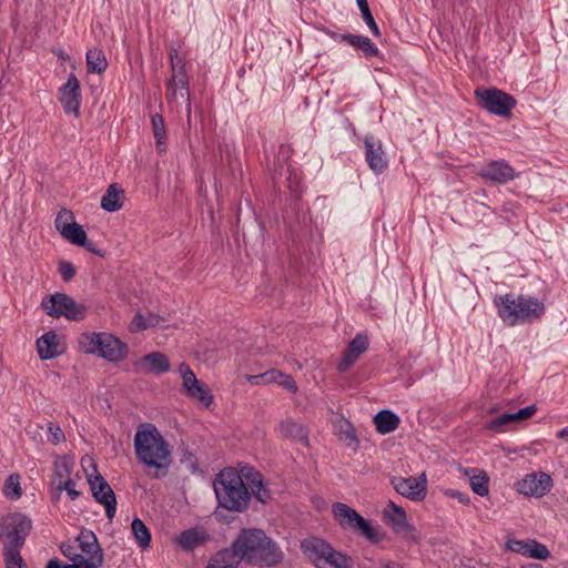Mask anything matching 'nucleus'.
<instances>
[{"label":"nucleus","instance_id":"obj_1","mask_svg":"<svg viewBox=\"0 0 568 568\" xmlns=\"http://www.w3.org/2000/svg\"><path fill=\"white\" fill-rule=\"evenodd\" d=\"M231 546L241 561L253 566L272 567L283 558L280 547L257 528L241 529Z\"/></svg>","mask_w":568,"mask_h":568},{"label":"nucleus","instance_id":"obj_2","mask_svg":"<svg viewBox=\"0 0 568 568\" xmlns=\"http://www.w3.org/2000/svg\"><path fill=\"white\" fill-rule=\"evenodd\" d=\"M134 448L139 462L158 470L168 468L171 463L169 444L152 424H144L136 430Z\"/></svg>","mask_w":568,"mask_h":568},{"label":"nucleus","instance_id":"obj_3","mask_svg":"<svg viewBox=\"0 0 568 568\" xmlns=\"http://www.w3.org/2000/svg\"><path fill=\"white\" fill-rule=\"evenodd\" d=\"M494 304L498 316L508 326L531 323L545 313V305L538 298L528 295H496Z\"/></svg>","mask_w":568,"mask_h":568},{"label":"nucleus","instance_id":"obj_4","mask_svg":"<svg viewBox=\"0 0 568 568\" xmlns=\"http://www.w3.org/2000/svg\"><path fill=\"white\" fill-rule=\"evenodd\" d=\"M243 471L226 467L222 469L214 480V491L219 505L230 511H244L251 500V493L244 484Z\"/></svg>","mask_w":568,"mask_h":568},{"label":"nucleus","instance_id":"obj_5","mask_svg":"<svg viewBox=\"0 0 568 568\" xmlns=\"http://www.w3.org/2000/svg\"><path fill=\"white\" fill-rule=\"evenodd\" d=\"M79 348L85 354H97L108 362H122L128 355V345L113 334L90 332L80 335Z\"/></svg>","mask_w":568,"mask_h":568},{"label":"nucleus","instance_id":"obj_6","mask_svg":"<svg viewBox=\"0 0 568 568\" xmlns=\"http://www.w3.org/2000/svg\"><path fill=\"white\" fill-rule=\"evenodd\" d=\"M301 549L317 568H351V559L322 538L304 539Z\"/></svg>","mask_w":568,"mask_h":568},{"label":"nucleus","instance_id":"obj_7","mask_svg":"<svg viewBox=\"0 0 568 568\" xmlns=\"http://www.w3.org/2000/svg\"><path fill=\"white\" fill-rule=\"evenodd\" d=\"M32 521L23 514L14 513L0 520V541L3 549L22 548L31 532Z\"/></svg>","mask_w":568,"mask_h":568},{"label":"nucleus","instance_id":"obj_8","mask_svg":"<svg viewBox=\"0 0 568 568\" xmlns=\"http://www.w3.org/2000/svg\"><path fill=\"white\" fill-rule=\"evenodd\" d=\"M475 97L478 105L490 114L508 119L517 104L509 93L497 88H477Z\"/></svg>","mask_w":568,"mask_h":568},{"label":"nucleus","instance_id":"obj_9","mask_svg":"<svg viewBox=\"0 0 568 568\" xmlns=\"http://www.w3.org/2000/svg\"><path fill=\"white\" fill-rule=\"evenodd\" d=\"M41 306L53 318L63 316L70 321H81L87 315V307L78 304L71 296L64 293H55L44 297Z\"/></svg>","mask_w":568,"mask_h":568},{"label":"nucleus","instance_id":"obj_10","mask_svg":"<svg viewBox=\"0 0 568 568\" xmlns=\"http://www.w3.org/2000/svg\"><path fill=\"white\" fill-rule=\"evenodd\" d=\"M332 513L342 528L361 532L373 542H377L379 540L377 531L371 526L369 521L348 505L344 503H335L332 506Z\"/></svg>","mask_w":568,"mask_h":568},{"label":"nucleus","instance_id":"obj_11","mask_svg":"<svg viewBox=\"0 0 568 568\" xmlns=\"http://www.w3.org/2000/svg\"><path fill=\"white\" fill-rule=\"evenodd\" d=\"M170 60L173 74L166 85V98L175 100L178 91H180L181 98H186L190 101L189 94V78L185 72V63L182 58L179 57L176 49L170 50Z\"/></svg>","mask_w":568,"mask_h":568},{"label":"nucleus","instance_id":"obj_12","mask_svg":"<svg viewBox=\"0 0 568 568\" xmlns=\"http://www.w3.org/2000/svg\"><path fill=\"white\" fill-rule=\"evenodd\" d=\"M88 481L92 491L93 498L105 508V515L111 521L116 513V498L108 481L97 474L94 477L88 475Z\"/></svg>","mask_w":568,"mask_h":568},{"label":"nucleus","instance_id":"obj_13","mask_svg":"<svg viewBox=\"0 0 568 568\" xmlns=\"http://www.w3.org/2000/svg\"><path fill=\"white\" fill-rule=\"evenodd\" d=\"M394 489L402 496L420 501L426 497V475L423 473L418 477H394L392 479Z\"/></svg>","mask_w":568,"mask_h":568},{"label":"nucleus","instance_id":"obj_14","mask_svg":"<svg viewBox=\"0 0 568 568\" xmlns=\"http://www.w3.org/2000/svg\"><path fill=\"white\" fill-rule=\"evenodd\" d=\"M59 101L65 113L79 116L81 91L80 82L74 73H71L67 82L59 89Z\"/></svg>","mask_w":568,"mask_h":568},{"label":"nucleus","instance_id":"obj_15","mask_svg":"<svg viewBox=\"0 0 568 568\" xmlns=\"http://www.w3.org/2000/svg\"><path fill=\"white\" fill-rule=\"evenodd\" d=\"M552 480L546 473L526 475L517 483V490L526 496L542 497L551 488Z\"/></svg>","mask_w":568,"mask_h":568},{"label":"nucleus","instance_id":"obj_16","mask_svg":"<svg viewBox=\"0 0 568 568\" xmlns=\"http://www.w3.org/2000/svg\"><path fill=\"white\" fill-rule=\"evenodd\" d=\"M135 372L142 374L161 375L170 371L169 357L162 352H152L133 363Z\"/></svg>","mask_w":568,"mask_h":568},{"label":"nucleus","instance_id":"obj_17","mask_svg":"<svg viewBox=\"0 0 568 568\" xmlns=\"http://www.w3.org/2000/svg\"><path fill=\"white\" fill-rule=\"evenodd\" d=\"M478 175L496 184H504L516 178L514 168L505 160L488 162L479 170Z\"/></svg>","mask_w":568,"mask_h":568},{"label":"nucleus","instance_id":"obj_18","mask_svg":"<svg viewBox=\"0 0 568 568\" xmlns=\"http://www.w3.org/2000/svg\"><path fill=\"white\" fill-rule=\"evenodd\" d=\"M365 159L372 171L376 174L383 173L388 166V160L383 150L382 142L373 135L365 136Z\"/></svg>","mask_w":568,"mask_h":568},{"label":"nucleus","instance_id":"obj_19","mask_svg":"<svg viewBox=\"0 0 568 568\" xmlns=\"http://www.w3.org/2000/svg\"><path fill=\"white\" fill-rule=\"evenodd\" d=\"M369 345L368 337L364 334H357L347 345L341 362L337 365L339 373L347 372L357 361V358L367 351Z\"/></svg>","mask_w":568,"mask_h":568},{"label":"nucleus","instance_id":"obj_20","mask_svg":"<svg viewBox=\"0 0 568 568\" xmlns=\"http://www.w3.org/2000/svg\"><path fill=\"white\" fill-rule=\"evenodd\" d=\"M243 476L245 477L247 485L251 488V496L265 504L271 499L270 490L264 486L261 474L251 466L242 467Z\"/></svg>","mask_w":568,"mask_h":568},{"label":"nucleus","instance_id":"obj_21","mask_svg":"<svg viewBox=\"0 0 568 568\" xmlns=\"http://www.w3.org/2000/svg\"><path fill=\"white\" fill-rule=\"evenodd\" d=\"M278 433L283 438L308 445V432L297 420L288 417L278 424Z\"/></svg>","mask_w":568,"mask_h":568},{"label":"nucleus","instance_id":"obj_22","mask_svg":"<svg viewBox=\"0 0 568 568\" xmlns=\"http://www.w3.org/2000/svg\"><path fill=\"white\" fill-rule=\"evenodd\" d=\"M77 541L79 542V547L82 551L81 555L84 556V559H91L99 556L103 557V552L98 542V538L92 530L85 528L81 529L77 537Z\"/></svg>","mask_w":568,"mask_h":568},{"label":"nucleus","instance_id":"obj_23","mask_svg":"<svg viewBox=\"0 0 568 568\" xmlns=\"http://www.w3.org/2000/svg\"><path fill=\"white\" fill-rule=\"evenodd\" d=\"M125 200L124 190L118 184H110L101 199V207L106 212L120 211Z\"/></svg>","mask_w":568,"mask_h":568},{"label":"nucleus","instance_id":"obj_24","mask_svg":"<svg viewBox=\"0 0 568 568\" xmlns=\"http://www.w3.org/2000/svg\"><path fill=\"white\" fill-rule=\"evenodd\" d=\"M37 349L41 359H52L59 355L57 334L51 331L43 334L37 341Z\"/></svg>","mask_w":568,"mask_h":568},{"label":"nucleus","instance_id":"obj_25","mask_svg":"<svg viewBox=\"0 0 568 568\" xmlns=\"http://www.w3.org/2000/svg\"><path fill=\"white\" fill-rule=\"evenodd\" d=\"M399 423V417L389 409H383L374 416L376 430L382 435L394 432Z\"/></svg>","mask_w":568,"mask_h":568},{"label":"nucleus","instance_id":"obj_26","mask_svg":"<svg viewBox=\"0 0 568 568\" xmlns=\"http://www.w3.org/2000/svg\"><path fill=\"white\" fill-rule=\"evenodd\" d=\"M241 559L231 546L220 550L207 564L206 568H237Z\"/></svg>","mask_w":568,"mask_h":568},{"label":"nucleus","instance_id":"obj_27","mask_svg":"<svg viewBox=\"0 0 568 568\" xmlns=\"http://www.w3.org/2000/svg\"><path fill=\"white\" fill-rule=\"evenodd\" d=\"M465 475L469 477V485L475 494L480 497H485L489 494V477L484 470L478 468L465 469Z\"/></svg>","mask_w":568,"mask_h":568},{"label":"nucleus","instance_id":"obj_28","mask_svg":"<svg viewBox=\"0 0 568 568\" xmlns=\"http://www.w3.org/2000/svg\"><path fill=\"white\" fill-rule=\"evenodd\" d=\"M207 540V535L199 529L191 528L182 531L176 538V542L184 550H193L200 545L204 544Z\"/></svg>","mask_w":568,"mask_h":568},{"label":"nucleus","instance_id":"obj_29","mask_svg":"<svg viewBox=\"0 0 568 568\" xmlns=\"http://www.w3.org/2000/svg\"><path fill=\"white\" fill-rule=\"evenodd\" d=\"M87 67L91 73H103L108 68V60L101 49L93 48L87 52Z\"/></svg>","mask_w":568,"mask_h":568},{"label":"nucleus","instance_id":"obj_30","mask_svg":"<svg viewBox=\"0 0 568 568\" xmlns=\"http://www.w3.org/2000/svg\"><path fill=\"white\" fill-rule=\"evenodd\" d=\"M155 145L159 153H164L166 150V129L164 119L161 114H154L151 119Z\"/></svg>","mask_w":568,"mask_h":568},{"label":"nucleus","instance_id":"obj_31","mask_svg":"<svg viewBox=\"0 0 568 568\" xmlns=\"http://www.w3.org/2000/svg\"><path fill=\"white\" fill-rule=\"evenodd\" d=\"M132 534L138 542V545L145 549L150 546L151 542V532L145 524L138 517L132 520L131 524Z\"/></svg>","mask_w":568,"mask_h":568},{"label":"nucleus","instance_id":"obj_32","mask_svg":"<svg viewBox=\"0 0 568 568\" xmlns=\"http://www.w3.org/2000/svg\"><path fill=\"white\" fill-rule=\"evenodd\" d=\"M61 236L78 246L85 245V240L88 239L85 231L77 222L71 226H64Z\"/></svg>","mask_w":568,"mask_h":568},{"label":"nucleus","instance_id":"obj_33","mask_svg":"<svg viewBox=\"0 0 568 568\" xmlns=\"http://www.w3.org/2000/svg\"><path fill=\"white\" fill-rule=\"evenodd\" d=\"M336 435L339 440L344 442L349 447L357 448L359 445L356 430L348 420H344L339 424Z\"/></svg>","mask_w":568,"mask_h":568},{"label":"nucleus","instance_id":"obj_34","mask_svg":"<svg viewBox=\"0 0 568 568\" xmlns=\"http://www.w3.org/2000/svg\"><path fill=\"white\" fill-rule=\"evenodd\" d=\"M185 394L205 408L211 406L214 398L210 388L203 383L193 388H190V390H187Z\"/></svg>","mask_w":568,"mask_h":568},{"label":"nucleus","instance_id":"obj_35","mask_svg":"<svg viewBox=\"0 0 568 568\" xmlns=\"http://www.w3.org/2000/svg\"><path fill=\"white\" fill-rule=\"evenodd\" d=\"M74 462L71 458L67 456L59 457L53 464L54 476L59 480H65L70 478Z\"/></svg>","mask_w":568,"mask_h":568},{"label":"nucleus","instance_id":"obj_36","mask_svg":"<svg viewBox=\"0 0 568 568\" xmlns=\"http://www.w3.org/2000/svg\"><path fill=\"white\" fill-rule=\"evenodd\" d=\"M22 548H8L3 549V560L6 568H28L24 559L21 556Z\"/></svg>","mask_w":568,"mask_h":568},{"label":"nucleus","instance_id":"obj_37","mask_svg":"<svg viewBox=\"0 0 568 568\" xmlns=\"http://www.w3.org/2000/svg\"><path fill=\"white\" fill-rule=\"evenodd\" d=\"M3 494L10 499H18L22 495L19 475H10L4 483Z\"/></svg>","mask_w":568,"mask_h":568},{"label":"nucleus","instance_id":"obj_38","mask_svg":"<svg viewBox=\"0 0 568 568\" xmlns=\"http://www.w3.org/2000/svg\"><path fill=\"white\" fill-rule=\"evenodd\" d=\"M179 372L182 376V379H183V388H184V392L186 393L187 390H190V388H193L195 386H197L199 384H201L202 382H200L195 374L193 373V371L190 368V366L185 363H182L180 366H179Z\"/></svg>","mask_w":568,"mask_h":568},{"label":"nucleus","instance_id":"obj_39","mask_svg":"<svg viewBox=\"0 0 568 568\" xmlns=\"http://www.w3.org/2000/svg\"><path fill=\"white\" fill-rule=\"evenodd\" d=\"M527 557L546 560L550 557L548 548L537 540H528V552Z\"/></svg>","mask_w":568,"mask_h":568},{"label":"nucleus","instance_id":"obj_40","mask_svg":"<svg viewBox=\"0 0 568 568\" xmlns=\"http://www.w3.org/2000/svg\"><path fill=\"white\" fill-rule=\"evenodd\" d=\"M387 523L396 532L403 531L408 527L405 510H398L397 514H385Z\"/></svg>","mask_w":568,"mask_h":568},{"label":"nucleus","instance_id":"obj_41","mask_svg":"<svg viewBox=\"0 0 568 568\" xmlns=\"http://www.w3.org/2000/svg\"><path fill=\"white\" fill-rule=\"evenodd\" d=\"M514 417L511 413L501 414L486 423V428L495 432H504L505 426L513 423Z\"/></svg>","mask_w":568,"mask_h":568},{"label":"nucleus","instance_id":"obj_42","mask_svg":"<svg viewBox=\"0 0 568 568\" xmlns=\"http://www.w3.org/2000/svg\"><path fill=\"white\" fill-rule=\"evenodd\" d=\"M73 223H74L73 213H72V211L67 210V209H61L58 212L57 217L54 220V226L59 231L60 234L63 232L64 226H71Z\"/></svg>","mask_w":568,"mask_h":568},{"label":"nucleus","instance_id":"obj_43","mask_svg":"<svg viewBox=\"0 0 568 568\" xmlns=\"http://www.w3.org/2000/svg\"><path fill=\"white\" fill-rule=\"evenodd\" d=\"M355 48L361 50L366 58L377 57L379 53L377 45L365 36H361V40Z\"/></svg>","mask_w":568,"mask_h":568},{"label":"nucleus","instance_id":"obj_44","mask_svg":"<svg viewBox=\"0 0 568 568\" xmlns=\"http://www.w3.org/2000/svg\"><path fill=\"white\" fill-rule=\"evenodd\" d=\"M57 489L60 491L65 490L71 500H74L80 496V493L75 489V481L72 478L58 480Z\"/></svg>","mask_w":568,"mask_h":568},{"label":"nucleus","instance_id":"obj_45","mask_svg":"<svg viewBox=\"0 0 568 568\" xmlns=\"http://www.w3.org/2000/svg\"><path fill=\"white\" fill-rule=\"evenodd\" d=\"M103 564V557H93L91 559H78L77 562L68 564V568H98Z\"/></svg>","mask_w":568,"mask_h":568},{"label":"nucleus","instance_id":"obj_46","mask_svg":"<svg viewBox=\"0 0 568 568\" xmlns=\"http://www.w3.org/2000/svg\"><path fill=\"white\" fill-rule=\"evenodd\" d=\"M506 548L513 552L527 556L528 540L509 539L506 541Z\"/></svg>","mask_w":568,"mask_h":568},{"label":"nucleus","instance_id":"obj_47","mask_svg":"<svg viewBox=\"0 0 568 568\" xmlns=\"http://www.w3.org/2000/svg\"><path fill=\"white\" fill-rule=\"evenodd\" d=\"M59 273L64 282H70L75 275V267L69 261H60Z\"/></svg>","mask_w":568,"mask_h":568},{"label":"nucleus","instance_id":"obj_48","mask_svg":"<svg viewBox=\"0 0 568 568\" xmlns=\"http://www.w3.org/2000/svg\"><path fill=\"white\" fill-rule=\"evenodd\" d=\"M49 442L57 445L65 440V436L60 426L50 424L49 427Z\"/></svg>","mask_w":568,"mask_h":568},{"label":"nucleus","instance_id":"obj_49","mask_svg":"<svg viewBox=\"0 0 568 568\" xmlns=\"http://www.w3.org/2000/svg\"><path fill=\"white\" fill-rule=\"evenodd\" d=\"M536 410H537V408L535 405H529V406L520 408L518 412L511 413V414H513L514 420L517 422V420H525L527 418H530L536 413Z\"/></svg>","mask_w":568,"mask_h":568},{"label":"nucleus","instance_id":"obj_50","mask_svg":"<svg viewBox=\"0 0 568 568\" xmlns=\"http://www.w3.org/2000/svg\"><path fill=\"white\" fill-rule=\"evenodd\" d=\"M60 550L67 558H69L73 562H77L78 559H82V557H84L81 554H77L74 547L70 544H62L60 546Z\"/></svg>","mask_w":568,"mask_h":568},{"label":"nucleus","instance_id":"obj_51","mask_svg":"<svg viewBox=\"0 0 568 568\" xmlns=\"http://www.w3.org/2000/svg\"><path fill=\"white\" fill-rule=\"evenodd\" d=\"M278 384L293 394L297 392L296 382L291 375L282 373Z\"/></svg>","mask_w":568,"mask_h":568},{"label":"nucleus","instance_id":"obj_52","mask_svg":"<svg viewBox=\"0 0 568 568\" xmlns=\"http://www.w3.org/2000/svg\"><path fill=\"white\" fill-rule=\"evenodd\" d=\"M362 18L365 21V23L367 24V27L369 28V30L372 31V33L378 38L381 36V31H379L377 23L375 22V19L373 17L372 12L369 11V12L362 14Z\"/></svg>","mask_w":568,"mask_h":568},{"label":"nucleus","instance_id":"obj_53","mask_svg":"<svg viewBox=\"0 0 568 568\" xmlns=\"http://www.w3.org/2000/svg\"><path fill=\"white\" fill-rule=\"evenodd\" d=\"M149 324L145 322L144 317L141 314H136L131 322V332H139L146 329Z\"/></svg>","mask_w":568,"mask_h":568},{"label":"nucleus","instance_id":"obj_54","mask_svg":"<svg viewBox=\"0 0 568 568\" xmlns=\"http://www.w3.org/2000/svg\"><path fill=\"white\" fill-rule=\"evenodd\" d=\"M264 383H278L282 376V372L277 369H271L263 373Z\"/></svg>","mask_w":568,"mask_h":568},{"label":"nucleus","instance_id":"obj_55","mask_svg":"<svg viewBox=\"0 0 568 568\" xmlns=\"http://www.w3.org/2000/svg\"><path fill=\"white\" fill-rule=\"evenodd\" d=\"M448 495L453 498H457L462 504H469V496L465 493H460L458 490H449Z\"/></svg>","mask_w":568,"mask_h":568},{"label":"nucleus","instance_id":"obj_56","mask_svg":"<svg viewBox=\"0 0 568 568\" xmlns=\"http://www.w3.org/2000/svg\"><path fill=\"white\" fill-rule=\"evenodd\" d=\"M82 247H84L85 250H88L89 252L100 256V257H103L104 256V253L102 252V250L98 248L95 246L94 243L88 241V239L85 240V245H81Z\"/></svg>","mask_w":568,"mask_h":568},{"label":"nucleus","instance_id":"obj_57","mask_svg":"<svg viewBox=\"0 0 568 568\" xmlns=\"http://www.w3.org/2000/svg\"><path fill=\"white\" fill-rule=\"evenodd\" d=\"M346 43H348L349 45L352 47H356V44H358V41L361 40V36L359 34H352V33H347V37H344Z\"/></svg>","mask_w":568,"mask_h":568},{"label":"nucleus","instance_id":"obj_58","mask_svg":"<svg viewBox=\"0 0 568 568\" xmlns=\"http://www.w3.org/2000/svg\"><path fill=\"white\" fill-rule=\"evenodd\" d=\"M47 568H68V564L63 565L59 559L54 558L48 561Z\"/></svg>","mask_w":568,"mask_h":568},{"label":"nucleus","instance_id":"obj_59","mask_svg":"<svg viewBox=\"0 0 568 568\" xmlns=\"http://www.w3.org/2000/svg\"><path fill=\"white\" fill-rule=\"evenodd\" d=\"M379 565L383 568H403L400 564L390 560H381Z\"/></svg>","mask_w":568,"mask_h":568},{"label":"nucleus","instance_id":"obj_60","mask_svg":"<svg viewBox=\"0 0 568 568\" xmlns=\"http://www.w3.org/2000/svg\"><path fill=\"white\" fill-rule=\"evenodd\" d=\"M356 2L362 14L371 11L367 0H356Z\"/></svg>","mask_w":568,"mask_h":568},{"label":"nucleus","instance_id":"obj_61","mask_svg":"<svg viewBox=\"0 0 568 568\" xmlns=\"http://www.w3.org/2000/svg\"><path fill=\"white\" fill-rule=\"evenodd\" d=\"M247 381L251 383V384H260L261 382L264 383V376L263 374H260V375H252V376H248L247 377Z\"/></svg>","mask_w":568,"mask_h":568},{"label":"nucleus","instance_id":"obj_62","mask_svg":"<svg viewBox=\"0 0 568 568\" xmlns=\"http://www.w3.org/2000/svg\"><path fill=\"white\" fill-rule=\"evenodd\" d=\"M329 36L332 37V39H334L337 42H344L345 41L344 37H347V33L331 32Z\"/></svg>","mask_w":568,"mask_h":568},{"label":"nucleus","instance_id":"obj_63","mask_svg":"<svg viewBox=\"0 0 568 568\" xmlns=\"http://www.w3.org/2000/svg\"><path fill=\"white\" fill-rule=\"evenodd\" d=\"M557 437L564 440H568V426L564 427L557 433Z\"/></svg>","mask_w":568,"mask_h":568},{"label":"nucleus","instance_id":"obj_64","mask_svg":"<svg viewBox=\"0 0 568 568\" xmlns=\"http://www.w3.org/2000/svg\"><path fill=\"white\" fill-rule=\"evenodd\" d=\"M389 507L393 509V514H397L398 510H404L402 507L395 505L393 501H389Z\"/></svg>","mask_w":568,"mask_h":568}]
</instances>
